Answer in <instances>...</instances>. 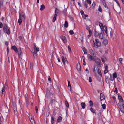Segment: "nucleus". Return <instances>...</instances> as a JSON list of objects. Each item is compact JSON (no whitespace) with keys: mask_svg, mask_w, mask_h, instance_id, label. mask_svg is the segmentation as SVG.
<instances>
[{"mask_svg":"<svg viewBox=\"0 0 124 124\" xmlns=\"http://www.w3.org/2000/svg\"><path fill=\"white\" fill-rule=\"evenodd\" d=\"M32 52L33 55L35 58H36L37 57V53L39 51V48L37 47L35 44H34V47Z\"/></svg>","mask_w":124,"mask_h":124,"instance_id":"f257e3e1","label":"nucleus"},{"mask_svg":"<svg viewBox=\"0 0 124 124\" xmlns=\"http://www.w3.org/2000/svg\"><path fill=\"white\" fill-rule=\"evenodd\" d=\"M19 18L18 20V23L19 25H20L22 22V20H24L25 19V16L24 14V13L22 12L21 13L19 14Z\"/></svg>","mask_w":124,"mask_h":124,"instance_id":"f03ea898","label":"nucleus"},{"mask_svg":"<svg viewBox=\"0 0 124 124\" xmlns=\"http://www.w3.org/2000/svg\"><path fill=\"white\" fill-rule=\"evenodd\" d=\"M99 25L101 29L103 31L102 33H104L103 31H104L105 33L107 34V27L105 25H104L103 27V24L101 22L99 23Z\"/></svg>","mask_w":124,"mask_h":124,"instance_id":"7ed1b4c3","label":"nucleus"},{"mask_svg":"<svg viewBox=\"0 0 124 124\" xmlns=\"http://www.w3.org/2000/svg\"><path fill=\"white\" fill-rule=\"evenodd\" d=\"M124 105V102L123 101H119L118 104V106L121 112L124 113V107L123 105Z\"/></svg>","mask_w":124,"mask_h":124,"instance_id":"20e7f679","label":"nucleus"},{"mask_svg":"<svg viewBox=\"0 0 124 124\" xmlns=\"http://www.w3.org/2000/svg\"><path fill=\"white\" fill-rule=\"evenodd\" d=\"M3 31L5 33L8 35H9L10 32V29L9 27L7 28V25H5L3 27Z\"/></svg>","mask_w":124,"mask_h":124,"instance_id":"39448f33","label":"nucleus"},{"mask_svg":"<svg viewBox=\"0 0 124 124\" xmlns=\"http://www.w3.org/2000/svg\"><path fill=\"white\" fill-rule=\"evenodd\" d=\"M94 43V47H99L101 46V43L97 39H95V42L93 41Z\"/></svg>","mask_w":124,"mask_h":124,"instance_id":"423d86ee","label":"nucleus"},{"mask_svg":"<svg viewBox=\"0 0 124 124\" xmlns=\"http://www.w3.org/2000/svg\"><path fill=\"white\" fill-rule=\"evenodd\" d=\"M93 55L95 58V60L94 61H95V63L98 65H99L101 62V60L97 57L96 56V54H93Z\"/></svg>","mask_w":124,"mask_h":124,"instance_id":"0eeeda50","label":"nucleus"},{"mask_svg":"<svg viewBox=\"0 0 124 124\" xmlns=\"http://www.w3.org/2000/svg\"><path fill=\"white\" fill-rule=\"evenodd\" d=\"M61 58L63 64L65 65V63H66L67 64H68V62L67 61V59L65 57H64L63 56H62Z\"/></svg>","mask_w":124,"mask_h":124,"instance_id":"6e6552de","label":"nucleus"},{"mask_svg":"<svg viewBox=\"0 0 124 124\" xmlns=\"http://www.w3.org/2000/svg\"><path fill=\"white\" fill-rule=\"evenodd\" d=\"M60 37L64 43L65 44L67 42V39L65 36L62 35Z\"/></svg>","mask_w":124,"mask_h":124,"instance_id":"1a4fd4ad","label":"nucleus"},{"mask_svg":"<svg viewBox=\"0 0 124 124\" xmlns=\"http://www.w3.org/2000/svg\"><path fill=\"white\" fill-rule=\"evenodd\" d=\"M87 57L88 59L90 60H93V61L95 60V58L93 56V57L90 54H88Z\"/></svg>","mask_w":124,"mask_h":124,"instance_id":"9d476101","label":"nucleus"},{"mask_svg":"<svg viewBox=\"0 0 124 124\" xmlns=\"http://www.w3.org/2000/svg\"><path fill=\"white\" fill-rule=\"evenodd\" d=\"M29 117L30 119V120L31 123L33 124V123H35L34 120L33 119V117L31 116H30V115L29 116Z\"/></svg>","mask_w":124,"mask_h":124,"instance_id":"9b49d317","label":"nucleus"},{"mask_svg":"<svg viewBox=\"0 0 124 124\" xmlns=\"http://www.w3.org/2000/svg\"><path fill=\"white\" fill-rule=\"evenodd\" d=\"M100 97L101 101L102 100L105 101V96L103 94L101 93L100 95Z\"/></svg>","mask_w":124,"mask_h":124,"instance_id":"f8f14e48","label":"nucleus"},{"mask_svg":"<svg viewBox=\"0 0 124 124\" xmlns=\"http://www.w3.org/2000/svg\"><path fill=\"white\" fill-rule=\"evenodd\" d=\"M76 67L77 70L78 71H80L81 67L80 64L79 63H77Z\"/></svg>","mask_w":124,"mask_h":124,"instance_id":"ddd939ff","label":"nucleus"},{"mask_svg":"<svg viewBox=\"0 0 124 124\" xmlns=\"http://www.w3.org/2000/svg\"><path fill=\"white\" fill-rule=\"evenodd\" d=\"M105 70L104 71V74H105L107 73L108 72V67L107 66H106L105 67Z\"/></svg>","mask_w":124,"mask_h":124,"instance_id":"4468645a","label":"nucleus"},{"mask_svg":"<svg viewBox=\"0 0 124 124\" xmlns=\"http://www.w3.org/2000/svg\"><path fill=\"white\" fill-rule=\"evenodd\" d=\"M82 48L83 51L84 52V54H87V51L86 49L83 46L82 47Z\"/></svg>","mask_w":124,"mask_h":124,"instance_id":"2eb2a0df","label":"nucleus"},{"mask_svg":"<svg viewBox=\"0 0 124 124\" xmlns=\"http://www.w3.org/2000/svg\"><path fill=\"white\" fill-rule=\"evenodd\" d=\"M14 107V112L15 114H17V109L16 104L14 105L13 106Z\"/></svg>","mask_w":124,"mask_h":124,"instance_id":"dca6fc26","label":"nucleus"},{"mask_svg":"<svg viewBox=\"0 0 124 124\" xmlns=\"http://www.w3.org/2000/svg\"><path fill=\"white\" fill-rule=\"evenodd\" d=\"M12 49L14 50L16 52H17V49L15 46H14L12 47Z\"/></svg>","mask_w":124,"mask_h":124,"instance_id":"f3484780","label":"nucleus"},{"mask_svg":"<svg viewBox=\"0 0 124 124\" xmlns=\"http://www.w3.org/2000/svg\"><path fill=\"white\" fill-rule=\"evenodd\" d=\"M101 59L102 61L104 63L107 60L106 58L104 57H102L101 58Z\"/></svg>","mask_w":124,"mask_h":124,"instance_id":"a211bd4d","label":"nucleus"},{"mask_svg":"<svg viewBox=\"0 0 124 124\" xmlns=\"http://www.w3.org/2000/svg\"><path fill=\"white\" fill-rule=\"evenodd\" d=\"M89 34L87 36V37L88 39L90 37L91 35H92V31L91 30H89Z\"/></svg>","mask_w":124,"mask_h":124,"instance_id":"6ab92c4d","label":"nucleus"},{"mask_svg":"<svg viewBox=\"0 0 124 124\" xmlns=\"http://www.w3.org/2000/svg\"><path fill=\"white\" fill-rule=\"evenodd\" d=\"M5 90V89L4 88H2L1 90L0 91V93L2 94L3 95L4 94V92Z\"/></svg>","mask_w":124,"mask_h":124,"instance_id":"aec40b11","label":"nucleus"},{"mask_svg":"<svg viewBox=\"0 0 124 124\" xmlns=\"http://www.w3.org/2000/svg\"><path fill=\"white\" fill-rule=\"evenodd\" d=\"M81 106L82 108H85L86 105L85 103L82 102L81 103Z\"/></svg>","mask_w":124,"mask_h":124,"instance_id":"412c9836","label":"nucleus"},{"mask_svg":"<svg viewBox=\"0 0 124 124\" xmlns=\"http://www.w3.org/2000/svg\"><path fill=\"white\" fill-rule=\"evenodd\" d=\"M99 36V38L100 39H103V35L102 33H100Z\"/></svg>","mask_w":124,"mask_h":124,"instance_id":"4be33fe9","label":"nucleus"},{"mask_svg":"<svg viewBox=\"0 0 124 124\" xmlns=\"http://www.w3.org/2000/svg\"><path fill=\"white\" fill-rule=\"evenodd\" d=\"M103 44L105 46L108 43V41L107 40L105 39L103 41Z\"/></svg>","mask_w":124,"mask_h":124,"instance_id":"5701e85b","label":"nucleus"},{"mask_svg":"<svg viewBox=\"0 0 124 124\" xmlns=\"http://www.w3.org/2000/svg\"><path fill=\"white\" fill-rule=\"evenodd\" d=\"M117 77V73L116 72L114 73L113 74V79H115Z\"/></svg>","mask_w":124,"mask_h":124,"instance_id":"b1692460","label":"nucleus"},{"mask_svg":"<svg viewBox=\"0 0 124 124\" xmlns=\"http://www.w3.org/2000/svg\"><path fill=\"white\" fill-rule=\"evenodd\" d=\"M118 99L119 100V101H123V100L122 99V96L120 95H119L118 96Z\"/></svg>","mask_w":124,"mask_h":124,"instance_id":"393cba45","label":"nucleus"},{"mask_svg":"<svg viewBox=\"0 0 124 124\" xmlns=\"http://www.w3.org/2000/svg\"><path fill=\"white\" fill-rule=\"evenodd\" d=\"M62 119V117L61 116H59L57 119V122H61Z\"/></svg>","mask_w":124,"mask_h":124,"instance_id":"a878e982","label":"nucleus"},{"mask_svg":"<svg viewBox=\"0 0 124 124\" xmlns=\"http://www.w3.org/2000/svg\"><path fill=\"white\" fill-rule=\"evenodd\" d=\"M99 34V33L97 31H96L95 32L94 36L96 37H97L98 36Z\"/></svg>","mask_w":124,"mask_h":124,"instance_id":"bb28decb","label":"nucleus"},{"mask_svg":"<svg viewBox=\"0 0 124 124\" xmlns=\"http://www.w3.org/2000/svg\"><path fill=\"white\" fill-rule=\"evenodd\" d=\"M57 15L56 14L54 15V17L53 18V22H54L56 20V17Z\"/></svg>","mask_w":124,"mask_h":124,"instance_id":"cd10ccee","label":"nucleus"},{"mask_svg":"<svg viewBox=\"0 0 124 124\" xmlns=\"http://www.w3.org/2000/svg\"><path fill=\"white\" fill-rule=\"evenodd\" d=\"M97 70L98 74L102 76V74L99 69L98 68L97 69Z\"/></svg>","mask_w":124,"mask_h":124,"instance_id":"c85d7f7f","label":"nucleus"},{"mask_svg":"<svg viewBox=\"0 0 124 124\" xmlns=\"http://www.w3.org/2000/svg\"><path fill=\"white\" fill-rule=\"evenodd\" d=\"M51 123L52 124H54V118L52 117H51Z\"/></svg>","mask_w":124,"mask_h":124,"instance_id":"c756f323","label":"nucleus"},{"mask_svg":"<svg viewBox=\"0 0 124 124\" xmlns=\"http://www.w3.org/2000/svg\"><path fill=\"white\" fill-rule=\"evenodd\" d=\"M68 26V24L67 21H65L64 24V26L66 28H67Z\"/></svg>","mask_w":124,"mask_h":124,"instance_id":"7c9ffc66","label":"nucleus"},{"mask_svg":"<svg viewBox=\"0 0 124 124\" xmlns=\"http://www.w3.org/2000/svg\"><path fill=\"white\" fill-rule=\"evenodd\" d=\"M109 78L107 76H106L105 77V81L106 83H108V82Z\"/></svg>","mask_w":124,"mask_h":124,"instance_id":"2f4dec72","label":"nucleus"},{"mask_svg":"<svg viewBox=\"0 0 124 124\" xmlns=\"http://www.w3.org/2000/svg\"><path fill=\"white\" fill-rule=\"evenodd\" d=\"M90 110L93 113H95V111L94 109L92 108H90Z\"/></svg>","mask_w":124,"mask_h":124,"instance_id":"473e14b6","label":"nucleus"},{"mask_svg":"<svg viewBox=\"0 0 124 124\" xmlns=\"http://www.w3.org/2000/svg\"><path fill=\"white\" fill-rule=\"evenodd\" d=\"M102 3H103V5L104 6V7L105 8H107L108 7L107 6L106 4L105 3L104 1H102Z\"/></svg>","mask_w":124,"mask_h":124,"instance_id":"72a5a7b5","label":"nucleus"},{"mask_svg":"<svg viewBox=\"0 0 124 124\" xmlns=\"http://www.w3.org/2000/svg\"><path fill=\"white\" fill-rule=\"evenodd\" d=\"M45 7L44 5H42L41 6L40 10L41 11L43 10L44 9Z\"/></svg>","mask_w":124,"mask_h":124,"instance_id":"f704fd0d","label":"nucleus"},{"mask_svg":"<svg viewBox=\"0 0 124 124\" xmlns=\"http://www.w3.org/2000/svg\"><path fill=\"white\" fill-rule=\"evenodd\" d=\"M69 33L70 35H72L74 34L73 31L72 30H70V31Z\"/></svg>","mask_w":124,"mask_h":124,"instance_id":"c9c22d12","label":"nucleus"},{"mask_svg":"<svg viewBox=\"0 0 124 124\" xmlns=\"http://www.w3.org/2000/svg\"><path fill=\"white\" fill-rule=\"evenodd\" d=\"M68 50L69 51V53H70L71 52V48L69 46H68Z\"/></svg>","mask_w":124,"mask_h":124,"instance_id":"e433bc0d","label":"nucleus"},{"mask_svg":"<svg viewBox=\"0 0 124 124\" xmlns=\"http://www.w3.org/2000/svg\"><path fill=\"white\" fill-rule=\"evenodd\" d=\"M27 96L26 95H25V98L26 99V102L27 104H28V98L27 97Z\"/></svg>","mask_w":124,"mask_h":124,"instance_id":"4c0bfd02","label":"nucleus"},{"mask_svg":"<svg viewBox=\"0 0 124 124\" xmlns=\"http://www.w3.org/2000/svg\"><path fill=\"white\" fill-rule=\"evenodd\" d=\"M65 104L66 106L67 107H69V104L67 101H65Z\"/></svg>","mask_w":124,"mask_h":124,"instance_id":"58836bf2","label":"nucleus"},{"mask_svg":"<svg viewBox=\"0 0 124 124\" xmlns=\"http://www.w3.org/2000/svg\"><path fill=\"white\" fill-rule=\"evenodd\" d=\"M89 103H90V106H92L93 105V103L92 101L91 100H90L89 101Z\"/></svg>","mask_w":124,"mask_h":124,"instance_id":"ea45409f","label":"nucleus"},{"mask_svg":"<svg viewBox=\"0 0 124 124\" xmlns=\"http://www.w3.org/2000/svg\"><path fill=\"white\" fill-rule=\"evenodd\" d=\"M87 3L86 1H85L84 3V6L86 8H87L88 7Z\"/></svg>","mask_w":124,"mask_h":124,"instance_id":"a19ab883","label":"nucleus"},{"mask_svg":"<svg viewBox=\"0 0 124 124\" xmlns=\"http://www.w3.org/2000/svg\"><path fill=\"white\" fill-rule=\"evenodd\" d=\"M86 2L89 5H90L91 3V1L90 0H86Z\"/></svg>","mask_w":124,"mask_h":124,"instance_id":"79ce46f5","label":"nucleus"},{"mask_svg":"<svg viewBox=\"0 0 124 124\" xmlns=\"http://www.w3.org/2000/svg\"><path fill=\"white\" fill-rule=\"evenodd\" d=\"M33 64L32 63H31L30 64V68L31 69H32L33 67Z\"/></svg>","mask_w":124,"mask_h":124,"instance_id":"37998d69","label":"nucleus"},{"mask_svg":"<svg viewBox=\"0 0 124 124\" xmlns=\"http://www.w3.org/2000/svg\"><path fill=\"white\" fill-rule=\"evenodd\" d=\"M68 86L70 88H71V84H70V82L69 81H68Z\"/></svg>","mask_w":124,"mask_h":124,"instance_id":"c03bdc74","label":"nucleus"},{"mask_svg":"<svg viewBox=\"0 0 124 124\" xmlns=\"http://www.w3.org/2000/svg\"><path fill=\"white\" fill-rule=\"evenodd\" d=\"M18 52V54L19 55H21V50L20 49V50H19Z\"/></svg>","mask_w":124,"mask_h":124,"instance_id":"a18cd8bd","label":"nucleus"},{"mask_svg":"<svg viewBox=\"0 0 124 124\" xmlns=\"http://www.w3.org/2000/svg\"><path fill=\"white\" fill-rule=\"evenodd\" d=\"M86 28L87 30H88V32H89V30H91L90 29V28L89 27L88 25H86Z\"/></svg>","mask_w":124,"mask_h":124,"instance_id":"49530a36","label":"nucleus"},{"mask_svg":"<svg viewBox=\"0 0 124 124\" xmlns=\"http://www.w3.org/2000/svg\"><path fill=\"white\" fill-rule=\"evenodd\" d=\"M102 108L103 109H105L106 108V105L105 104H104L102 105Z\"/></svg>","mask_w":124,"mask_h":124,"instance_id":"de8ad7c7","label":"nucleus"},{"mask_svg":"<svg viewBox=\"0 0 124 124\" xmlns=\"http://www.w3.org/2000/svg\"><path fill=\"white\" fill-rule=\"evenodd\" d=\"M98 10L100 12H101L102 11V9H101V7L100 6H99Z\"/></svg>","mask_w":124,"mask_h":124,"instance_id":"09e8293b","label":"nucleus"},{"mask_svg":"<svg viewBox=\"0 0 124 124\" xmlns=\"http://www.w3.org/2000/svg\"><path fill=\"white\" fill-rule=\"evenodd\" d=\"M88 80L89 81V82L91 83L92 82V80L91 77H89V78Z\"/></svg>","mask_w":124,"mask_h":124,"instance_id":"8fccbe9b","label":"nucleus"},{"mask_svg":"<svg viewBox=\"0 0 124 124\" xmlns=\"http://www.w3.org/2000/svg\"><path fill=\"white\" fill-rule=\"evenodd\" d=\"M48 80L50 82H51V78L50 76H49L48 77Z\"/></svg>","mask_w":124,"mask_h":124,"instance_id":"3c124183","label":"nucleus"},{"mask_svg":"<svg viewBox=\"0 0 124 124\" xmlns=\"http://www.w3.org/2000/svg\"><path fill=\"white\" fill-rule=\"evenodd\" d=\"M90 52L91 54L92 55H93V54H94L92 50L91 49L90 50Z\"/></svg>","mask_w":124,"mask_h":124,"instance_id":"603ef678","label":"nucleus"},{"mask_svg":"<svg viewBox=\"0 0 124 124\" xmlns=\"http://www.w3.org/2000/svg\"><path fill=\"white\" fill-rule=\"evenodd\" d=\"M3 24L1 22L0 23V28H1L2 27H3Z\"/></svg>","mask_w":124,"mask_h":124,"instance_id":"864d4df0","label":"nucleus"},{"mask_svg":"<svg viewBox=\"0 0 124 124\" xmlns=\"http://www.w3.org/2000/svg\"><path fill=\"white\" fill-rule=\"evenodd\" d=\"M122 58H120L119 59V60L121 63H122L121 61H122Z\"/></svg>","mask_w":124,"mask_h":124,"instance_id":"5fc2aeb1","label":"nucleus"},{"mask_svg":"<svg viewBox=\"0 0 124 124\" xmlns=\"http://www.w3.org/2000/svg\"><path fill=\"white\" fill-rule=\"evenodd\" d=\"M0 0V4L1 5H2L3 4V0Z\"/></svg>","mask_w":124,"mask_h":124,"instance_id":"6e6d98bb","label":"nucleus"},{"mask_svg":"<svg viewBox=\"0 0 124 124\" xmlns=\"http://www.w3.org/2000/svg\"><path fill=\"white\" fill-rule=\"evenodd\" d=\"M108 50H106L105 51V53L106 54H107L108 53Z\"/></svg>","mask_w":124,"mask_h":124,"instance_id":"4d7b16f0","label":"nucleus"},{"mask_svg":"<svg viewBox=\"0 0 124 124\" xmlns=\"http://www.w3.org/2000/svg\"><path fill=\"white\" fill-rule=\"evenodd\" d=\"M83 63L84 65L85 66L86 65V63L85 60H83Z\"/></svg>","mask_w":124,"mask_h":124,"instance_id":"13d9d810","label":"nucleus"},{"mask_svg":"<svg viewBox=\"0 0 124 124\" xmlns=\"http://www.w3.org/2000/svg\"><path fill=\"white\" fill-rule=\"evenodd\" d=\"M86 71H87V73L88 74H89V71H88V69H86L85 70Z\"/></svg>","mask_w":124,"mask_h":124,"instance_id":"bf43d9fd","label":"nucleus"},{"mask_svg":"<svg viewBox=\"0 0 124 124\" xmlns=\"http://www.w3.org/2000/svg\"><path fill=\"white\" fill-rule=\"evenodd\" d=\"M35 110H36V112H37L38 111V109L37 108V106H35Z\"/></svg>","mask_w":124,"mask_h":124,"instance_id":"052dcab7","label":"nucleus"},{"mask_svg":"<svg viewBox=\"0 0 124 124\" xmlns=\"http://www.w3.org/2000/svg\"><path fill=\"white\" fill-rule=\"evenodd\" d=\"M5 44L7 46H7L8 47V43L7 42H5Z\"/></svg>","mask_w":124,"mask_h":124,"instance_id":"680f3d73","label":"nucleus"},{"mask_svg":"<svg viewBox=\"0 0 124 124\" xmlns=\"http://www.w3.org/2000/svg\"><path fill=\"white\" fill-rule=\"evenodd\" d=\"M80 13L82 15H83L84 14V12L82 10V11H81Z\"/></svg>","mask_w":124,"mask_h":124,"instance_id":"e2e57ef3","label":"nucleus"},{"mask_svg":"<svg viewBox=\"0 0 124 124\" xmlns=\"http://www.w3.org/2000/svg\"><path fill=\"white\" fill-rule=\"evenodd\" d=\"M113 99L115 101H116V97L114 96H113Z\"/></svg>","mask_w":124,"mask_h":124,"instance_id":"0e129e2a","label":"nucleus"},{"mask_svg":"<svg viewBox=\"0 0 124 124\" xmlns=\"http://www.w3.org/2000/svg\"><path fill=\"white\" fill-rule=\"evenodd\" d=\"M7 52H9V49L8 47L7 46Z\"/></svg>","mask_w":124,"mask_h":124,"instance_id":"69168bd1","label":"nucleus"},{"mask_svg":"<svg viewBox=\"0 0 124 124\" xmlns=\"http://www.w3.org/2000/svg\"><path fill=\"white\" fill-rule=\"evenodd\" d=\"M93 72H95V68H94V69H93Z\"/></svg>","mask_w":124,"mask_h":124,"instance_id":"338daca9","label":"nucleus"},{"mask_svg":"<svg viewBox=\"0 0 124 124\" xmlns=\"http://www.w3.org/2000/svg\"><path fill=\"white\" fill-rule=\"evenodd\" d=\"M78 5H79V6L80 7H81V5L78 2Z\"/></svg>","mask_w":124,"mask_h":124,"instance_id":"774afa93","label":"nucleus"}]
</instances>
